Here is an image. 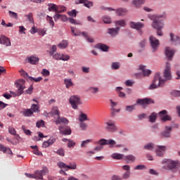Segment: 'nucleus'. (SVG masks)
<instances>
[{
  "mask_svg": "<svg viewBox=\"0 0 180 180\" xmlns=\"http://www.w3.org/2000/svg\"><path fill=\"white\" fill-rule=\"evenodd\" d=\"M164 79L161 77V73L157 72L155 75L154 79L152 84L149 86V89H156L159 86H164V84L169 79H172V76L171 75V64L166 63V67L163 74Z\"/></svg>",
  "mask_w": 180,
  "mask_h": 180,
  "instance_id": "nucleus-1",
  "label": "nucleus"
},
{
  "mask_svg": "<svg viewBox=\"0 0 180 180\" xmlns=\"http://www.w3.org/2000/svg\"><path fill=\"white\" fill-rule=\"evenodd\" d=\"M162 164L164 165L163 169H167L172 172H178L180 168V162L178 160L165 159L162 160Z\"/></svg>",
  "mask_w": 180,
  "mask_h": 180,
  "instance_id": "nucleus-2",
  "label": "nucleus"
},
{
  "mask_svg": "<svg viewBox=\"0 0 180 180\" xmlns=\"http://www.w3.org/2000/svg\"><path fill=\"white\" fill-rule=\"evenodd\" d=\"M161 18H162V15H151L150 18L153 20V22L152 24V26L154 29L157 30V34L158 36H162L164 34L162 33V31H161L162 29L164 27V23L161 22Z\"/></svg>",
  "mask_w": 180,
  "mask_h": 180,
  "instance_id": "nucleus-3",
  "label": "nucleus"
},
{
  "mask_svg": "<svg viewBox=\"0 0 180 180\" xmlns=\"http://www.w3.org/2000/svg\"><path fill=\"white\" fill-rule=\"evenodd\" d=\"M47 174H49V169L44 167L42 170H36L34 174L25 173V176L27 178L43 180V175H47Z\"/></svg>",
  "mask_w": 180,
  "mask_h": 180,
  "instance_id": "nucleus-4",
  "label": "nucleus"
},
{
  "mask_svg": "<svg viewBox=\"0 0 180 180\" xmlns=\"http://www.w3.org/2000/svg\"><path fill=\"white\" fill-rule=\"evenodd\" d=\"M26 82L25 79H20L18 81L15 82V84H17V88H18V91L16 92L10 91V95H12V97L15 98L16 96H20L23 94V90L25 88V83Z\"/></svg>",
  "mask_w": 180,
  "mask_h": 180,
  "instance_id": "nucleus-5",
  "label": "nucleus"
},
{
  "mask_svg": "<svg viewBox=\"0 0 180 180\" xmlns=\"http://www.w3.org/2000/svg\"><path fill=\"white\" fill-rule=\"evenodd\" d=\"M105 129L108 133H115V131H117V127H116L115 121H107L105 122Z\"/></svg>",
  "mask_w": 180,
  "mask_h": 180,
  "instance_id": "nucleus-6",
  "label": "nucleus"
},
{
  "mask_svg": "<svg viewBox=\"0 0 180 180\" xmlns=\"http://www.w3.org/2000/svg\"><path fill=\"white\" fill-rule=\"evenodd\" d=\"M69 102L72 109H77L78 105H82V102H81V98L78 96H70Z\"/></svg>",
  "mask_w": 180,
  "mask_h": 180,
  "instance_id": "nucleus-7",
  "label": "nucleus"
},
{
  "mask_svg": "<svg viewBox=\"0 0 180 180\" xmlns=\"http://www.w3.org/2000/svg\"><path fill=\"white\" fill-rule=\"evenodd\" d=\"M149 40L152 48V51L153 53H155L156 50H158V47L160 46V41L153 36L150 37Z\"/></svg>",
  "mask_w": 180,
  "mask_h": 180,
  "instance_id": "nucleus-8",
  "label": "nucleus"
},
{
  "mask_svg": "<svg viewBox=\"0 0 180 180\" xmlns=\"http://www.w3.org/2000/svg\"><path fill=\"white\" fill-rule=\"evenodd\" d=\"M167 113H168V112L166 110H163L159 112V116L162 123H165V122H171V120H172V117L167 115Z\"/></svg>",
  "mask_w": 180,
  "mask_h": 180,
  "instance_id": "nucleus-9",
  "label": "nucleus"
},
{
  "mask_svg": "<svg viewBox=\"0 0 180 180\" xmlns=\"http://www.w3.org/2000/svg\"><path fill=\"white\" fill-rule=\"evenodd\" d=\"M171 131H172V127L165 126V130L160 134L162 139H169L171 137Z\"/></svg>",
  "mask_w": 180,
  "mask_h": 180,
  "instance_id": "nucleus-10",
  "label": "nucleus"
},
{
  "mask_svg": "<svg viewBox=\"0 0 180 180\" xmlns=\"http://www.w3.org/2000/svg\"><path fill=\"white\" fill-rule=\"evenodd\" d=\"M101 147H103V146H115L116 142L113 139H101L98 141V142Z\"/></svg>",
  "mask_w": 180,
  "mask_h": 180,
  "instance_id": "nucleus-11",
  "label": "nucleus"
},
{
  "mask_svg": "<svg viewBox=\"0 0 180 180\" xmlns=\"http://www.w3.org/2000/svg\"><path fill=\"white\" fill-rule=\"evenodd\" d=\"M59 131L60 134H64L65 136H70L71 134L72 131L70 127H65L64 125H60L58 127Z\"/></svg>",
  "mask_w": 180,
  "mask_h": 180,
  "instance_id": "nucleus-12",
  "label": "nucleus"
},
{
  "mask_svg": "<svg viewBox=\"0 0 180 180\" xmlns=\"http://www.w3.org/2000/svg\"><path fill=\"white\" fill-rule=\"evenodd\" d=\"M137 103L141 105L142 108H146V105H150V103H154V100L151 98H143V99H138Z\"/></svg>",
  "mask_w": 180,
  "mask_h": 180,
  "instance_id": "nucleus-13",
  "label": "nucleus"
},
{
  "mask_svg": "<svg viewBox=\"0 0 180 180\" xmlns=\"http://www.w3.org/2000/svg\"><path fill=\"white\" fill-rule=\"evenodd\" d=\"M165 151H167V146H158L155 150L156 155H158V157H162L165 153Z\"/></svg>",
  "mask_w": 180,
  "mask_h": 180,
  "instance_id": "nucleus-14",
  "label": "nucleus"
},
{
  "mask_svg": "<svg viewBox=\"0 0 180 180\" xmlns=\"http://www.w3.org/2000/svg\"><path fill=\"white\" fill-rule=\"evenodd\" d=\"M129 26L131 29H135V30H139L141 31L143 27H144V24L140 22H134L131 21L129 23Z\"/></svg>",
  "mask_w": 180,
  "mask_h": 180,
  "instance_id": "nucleus-15",
  "label": "nucleus"
},
{
  "mask_svg": "<svg viewBox=\"0 0 180 180\" xmlns=\"http://www.w3.org/2000/svg\"><path fill=\"white\" fill-rule=\"evenodd\" d=\"M53 57L55 60H61L62 61H68L70 60V56L61 53H56Z\"/></svg>",
  "mask_w": 180,
  "mask_h": 180,
  "instance_id": "nucleus-16",
  "label": "nucleus"
},
{
  "mask_svg": "<svg viewBox=\"0 0 180 180\" xmlns=\"http://www.w3.org/2000/svg\"><path fill=\"white\" fill-rule=\"evenodd\" d=\"M119 32H120V27H117L115 28H108V33L110 34L112 37H116L117 34H119Z\"/></svg>",
  "mask_w": 180,
  "mask_h": 180,
  "instance_id": "nucleus-17",
  "label": "nucleus"
},
{
  "mask_svg": "<svg viewBox=\"0 0 180 180\" xmlns=\"http://www.w3.org/2000/svg\"><path fill=\"white\" fill-rule=\"evenodd\" d=\"M165 56L167 57L168 60H172V57L175 54V51L172 50L170 47H166L165 51Z\"/></svg>",
  "mask_w": 180,
  "mask_h": 180,
  "instance_id": "nucleus-18",
  "label": "nucleus"
},
{
  "mask_svg": "<svg viewBox=\"0 0 180 180\" xmlns=\"http://www.w3.org/2000/svg\"><path fill=\"white\" fill-rule=\"evenodd\" d=\"M0 44H4V46H6V47H9V46H11V39L6 36L1 35Z\"/></svg>",
  "mask_w": 180,
  "mask_h": 180,
  "instance_id": "nucleus-19",
  "label": "nucleus"
},
{
  "mask_svg": "<svg viewBox=\"0 0 180 180\" xmlns=\"http://www.w3.org/2000/svg\"><path fill=\"white\" fill-rule=\"evenodd\" d=\"M139 70L142 71V74L144 77H150V75H151V70L146 69L145 65H139Z\"/></svg>",
  "mask_w": 180,
  "mask_h": 180,
  "instance_id": "nucleus-20",
  "label": "nucleus"
},
{
  "mask_svg": "<svg viewBox=\"0 0 180 180\" xmlns=\"http://www.w3.org/2000/svg\"><path fill=\"white\" fill-rule=\"evenodd\" d=\"M124 161H126L127 164H131L136 161V156L134 155H127L124 156Z\"/></svg>",
  "mask_w": 180,
  "mask_h": 180,
  "instance_id": "nucleus-21",
  "label": "nucleus"
},
{
  "mask_svg": "<svg viewBox=\"0 0 180 180\" xmlns=\"http://www.w3.org/2000/svg\"><path fill=\"white\" fill-rule=\"evenodd\" d=\"M55 123L56 124H60V123H65V124H68L69 121L67 118L64 117H60V115H58V117L55 120Z\"/></svg>",
  "mask_w": 180,
  "mask_h": 180,
  "instance_id": "nucleus-22",
  "label": "nucleus"
},
{
  "mask_svg": "<svg viewBox=\"0 0 180 180\" xmlns=\"http://www.w3.org/2000/svg\"><path fill=\"white\" fill-rule=\"evenodd\" d=\"M75 4H77V5H78V4H84L86 8L94 6V3H92V1H89L88 0H79V1H75Z\"/></svg>",
  "mask_w": 180,
  "mask_h": 180,
  "instance_id": "nucleus-23",
  "label": "nucleus"
},
{
  "mask_svg": "<svg viewBox=\"0 0 180 180\" xmlns=\"http://www.w3.org/2000/svg\"><path fill=\"white\" fill-rule=\"evenodd\" d=\"M53 19L54 20H58V19H60V20H62V22H67L68 20V18H67V15H61L59 13L56 14L53 16Z\"/></svg>",
  "mask_w": 180,
  "mask_h": 180,
  "instance_id": "nucleus-24",
  "label": "nucleus"
},
{
  "mask_svg": "<svg viewBox=\"0 0 180 180\" xmlns=\"http://www.w3.org/2000/svg\"><path fill=\"white\" fill-rule=\"evenodd\" d=\"M27 60L30 64H32L34 65H36V64H39V58L35 56H30L27 58Z\"/></svg>",
  "mask_w": 180,
  "mask_h": 180,
  "instance_id": "nucleus-25",
  "label": "nucleus"
},
{
  "mask_svg": "<svg viewBox=\"0 0 180 180\" xmlns=\"http://www.w3.org/2000/svg\"><path fill=\"white\" fill-rule=\"evenodd\" d=\"M110 105H111V116H115L116 113V106H117V102L113 101V100L110 99Z\"/></svg>",
  "mask_w": 180,
  "mask_h": 180,
  "instance_id": "nucleus-26",
  "label": "nucleus"
},
{
  "mask_svg": "<svg viewBox=\"0 0 180 180\" xmlns=\"http://www.w3.org/2000/svg\"><path fill=\"white\" fill-rule=\"evenodd\" d=\"M129 11L127 10V8H120L116 10V13L117 16H124L126 13H127Z\"/></svg>",
  "mask_w": 180,
  "mask_h": 180,
  "instance_id": "nucleus-27",
  "label": "nucleus"
},
{
  "mask_svg": "<svg viewBox=\"0 0 180 180\" xmlns=\"http://www.w3.org/2000/svg\"><path fill=\"white\" fill-rule=\"evenodd\" d=\"M96 47L99 50H102V51H109V46L104 44H97Z\"/></svg>",
  "mask_w": 180,
  "mask_h": 180,
  "instance_id": "nucleus-28",
  "label": "nucleus"
},
{
  "mask_svg": "<svg viewBox=\"0 0 180 180\" xmlns=\"http://www.w3.org/2000/svg\"><path fill=\"white\" fill-rule=\"evenodd\" d=\"M171 41H173L174 44H180L179 37L175 36L174 33H170Z\"/></svg>",
  "mask_w": 180,
  "mask_h": 180,
  "instance_id": "nucleus-29",
  "label": "nucleus"
},
{
  "mask_svg": "<svg viewBox=\"0 0 180 180\" xmlns=\"http://www.w3.org/2000/svg\"><path fill=\"white\" fill-rule=\"evenodd\" d=\"M89 120V118L88 117V115L86 113L82 112L79 115V122H86Z\"/></svg>",
  "mask_w": 180,
  "mask_h": 180,
  "instance_id": "nucleus-30",
  "label": "nucleus"
},
{
  "mask_svg": "<svg viewBox=\"0 0 180 180\" xmlns=\"http://www.w3.org/2000/svg\"><path fill=\"white\" fill-rule=\"evenodd\" d=\"M64 84L67 89H70V86H74V83H72V80L71 79H65Z\"/></svg>",
  "mask_w": 180,
  "mask_h": 180,
  "instance_id": "nucleus-31",
  "label": "nucleus"
},
{
  "mask_svg": "<svg viewBox=\"0 0 180 180\" xmlns=\"http://www.w3.org/2000/svg\"><path fill=\"white\" fill-rule=\"evenodd\" d=\"M157 117H158L157 112H152L150 115L148 117L149 122H150V123H155Z\"/></svg>",
  "mask_w": 180,
  "mask_h": 180,
  "instance_id": "nucleus-32",
  "label": "nucleus"
},
{
  "mask_svg": "<svg viewBox=\"0 0 180 180\" xmlns=\"http://www.w3.org/2000/svg\"><path fill=\"white\" fill-rule=\"evenodd\" d=\"M57 166L58 167V168H60V169H64V171H68V165L63 162H58L57 163Z\"/></svg>",
  "mask_w": 180,
  "mask_h": 180,
  "instance_id": "nucleus-33",
  "label": "nucleus"
},
{
  "mask_svg": "<svg viewBox=\"0 0 180 180\" xmlns=\"http://www.w3.org/2000/svg\"><path fill=\"white\" fill-rule=\"evenodd\" d=\"M113 160H124V155L120 153H113L112 155Z\"/></svg>",
  "mask_w": 180,
  "mask_h": 180,
  "instance_id": "nucleus-34",
  "label": "nucleus"
},
{
  "mask_svg": "<svg viewBox=\"0 0 180 180\" xmlns=\"http://www.w3.org/2000/svg\"><path fill=\"white\" fill-rule=\"evenodd\" d=\"M51 114L54 116L56 115L57 117L60 116V110H58V107L55 106L52 108Z\"/></svg>",
  "mask_w": 180,
  "mask_h": 180,
  "instance_id": "nucleus-35",
  "label": "nucleus"
},
{
  "mask_svg": "<svg viewBox=\"0 0 180 180\" xmlns=\"http://www.w3.org/2000/svg\"><path fill=\"white\" fill-rule=\"evenodd\" d=\"M115 25L116 26H120L121 27H124L126 26V21L124 20H120L115 21Z\"/></svg>",
  "mask_w": 180,
  "mask_h": 180,
  "instance_id": "nucleus-36",
  "label": "nucleus"
},
{
  "mask_svg": "<svg viewBox=\"0 0 180 180\" xmlns=\"http://www.w3.org/2000/svg\"><path fill=\"white\" fill-rule=\"evenodd\" d=\"M58 46L60 49H67L68 46V41L63 40Z\"/></svg>",
  "mask_w": 180,
  "mask_h": 180,
  "instance_id": "nucleus-37",
  "label": "nucleus"
},
{
  "mask_svg": "<svg viewBox=\"0 0 180 180\" xmlns=\"http://www.w3.org/2000/svg\"><path fill=\"white\" fill-rule=\"evenodd\" d=\"M48 6H49V11L50 12L53 11V12H56V13H57V8L58 7V6H56V4H49Z\"/></svg>",
  "mask_w": 180,
  "mask_h": 180,
  "instance_id": "nucleus-38",
  "label": "nucleus"
},
{
  "mask_svg": "<svg viewBox=\"0 0 180 180\" xmlns=\"http://www.w3.org/2000/svg\"><path fill=\"white\" fill-rule=\"evenodd\" d=\"M103 22L107 25H110L112 23V18L108 15H105L103 17Z\"/></svg>",
  "mask_w": 180,
  "mask_h": 180,
  "instance_id": "nucleus-39",
  "label": "nucleus"
},
{
  "mask_svg": "<svg viewBox=\"0 0 180 180\" xmlns=\"http://www.w3.org/2000/svg\"><path fill=\"white\" fill-rule=\"evenodd\" d=\"M122 89H123V87H117L116 91L118 93V96L120 98H124L126 96V94L122 92Z\"/></svg>",
  "mask_w": 180,
  "mask_h": 180,
  "instance_id": "nucleus-40",
  "label": "nucleus"
},
{
  "mask_svg": "<svg viewBox=\"0 0 180 180\" xmlns=\"http://www.w3.org/2000/svg\"><path fill=\"white\" fill-rule=\"evenodd\" d=\"M155 148V146L153 145V143H148L144 146L145 150H149L150 151H153Z\"/></svg>",
  "mask_w": 180,
  "mask_h": 180,
  "instance_id": "nucleus-41",
  "label": "nucleus"
},
{
  "mask_svg": "<svg viewBox=\"0 0 180 180\" xmlns=\"http://www.w3.org/2000/svg\"><path fill=\"white\" fill-rule=\"evenodd\" d=\"M67 11V8L64 6H58L56 13H61L63 12H65Z\"/></svg>",
  "mask_w": 180,
  "mask_h": 180,
  "instance_id": "nucleus-42",
  "label": "nucleus"
},
{
  "mask_svg": "<svg viewBox=\"0 0 180 180\" xmlns=\"http://www.w3.org/2000/svg\"><path fill=\"white\" fill-rule=\"evenodd\" d=\"M144 1L146 0H134L132 1V4L135 5V6H140L141 5H143V4H144Z\"/></svg>",
  "mask_w": 180,
  "mask_h": 180,
  "instance_id": "nucleus-43",
  "label": "nucleus"
},
{
  "mask_svg": "<svg viewBox=\"0 0 180 180\" xmlns=\"http://www.w3.org/2000/svg\"><path fill=\"white\" fill-rule=\"evenodd\" d=\"M77 166L75 162H72L70 163V165H68V169H77Z\"/></svg>",
  "mask_w": 180,
  "mask_h": 180,
  "instance_id": "nucleus-44",
  "label": "nucleus"
},
{
  "mask_svg": "<svg viewBox=\"0 0 180 180\" xmlns=\"http://www.w3.org/2000/svg\"><path fill=\"white\" fill-rule=\"evenodd\" d=\"M111 68L112 70H119V68H120V63L119 62L112 63Z\"/></svg>",
  "mask_w": 180,
  "mask_h": 180,
  "instance_id": "nucleus-45",
  "label": "nucleus"
},
{
  "mask_svg": "<svg viewBox=\"0 0 180 180\" xmlns=\"http://www.w3.org/2000/svg\"><path fill=\"white\" fill-rule=\"evenodd\" d=\"M23 115L24 116H26V117L32 116L33 115V112L32 109H27L23 112Z\"/></svg>",
  "mask_w": 180,
  "mask_h": 180,
  "instance_id": "nucleus-46",
  "label": "nucleus"
},
{
  "mask_svg": "<svg viewBox=\"0 0 180 180\" xmlns=\"http://www.w3.org/2000/svg\"><path fill=\"white\" fill-rule=\"evenodd\" d=\"M89 143H92L91 139H87L86 141H83L81 144L82 148L86 147V145H88Z\"/></svg>",
  "mask_w": 180,
  "mask_h": 180,
  "instance_id": "nucleus-47",
  "label": "nucleus"
},
{
  "mask_svg": "<svg viewBox=\"0 0 180 180\" xmlns=\"http://www.w3.org/2000/svg\"><path fill=\"white\" fill-rule=\"evenodd\" d=\"M29 79L30 81H34V82H40V81L43 80V77H39L37 78H34V77H29Z\"/></svg>",
  "mask_w": 180,
  "mask_h": 180,
  "instance_id": "nucleus-48",
  "label": "nucleus"
},
{
  "mask_svg": "<svg viewBox=\"0 0 180 180\" xmlns=\"http://www.w3.org/2000/svg\"><path fill=\"white\" fill-rule=\"evenodd\" d=\"M41 74L43 75V77H50V71L46 69H43Z\"/></svg>",
  "mask_w": 180,
  "mask_h": 180,
  "instance_id": "nucleus-49",
  "label": "nucleus"
},
{
  "mask_svg": "<svg viewBox=\"0 0 180 180\" xmlns=\"http://www.w3.org/2000/svg\"><path fill=\"white\" fill-rule=\"evenodd\" d=\"M46 32H47L46 28H39L38 29L37 33H39V36H44V34H46Z\"/></svg>",
  "mask_w": 180,
  "mask_h": 180,
  "instance_id": "nucleus-50",
  "label": "nucleus"
},
{
  "mask_svg": "<svg viewBox=\"0 0 180 180\" xmlns=\"http://www.w3.org/2000/svg\"><path fill=\"white\" fill-rule=\"evenodd\" d=\"M9 16L12 18V19H18V13L13 12V11H8Z\"/></svg>",
  "mask_w": 180,
  "mask_h": 180,
  "instance_id": "nucleus-51",
  "label": "nucleus"
},
{
  "mask_svg": "<svg viewBox=\"0 0 180 180\" xmlns=\"http://www.w3.org/2000/svg\"><path fill=\"white\" fill-rule=\"evenodd\" d=\"M46 20L49 21V23L50 24V25L51 26V27H54V21L53 20V18L47 15L46 16Z\"/></svg>",
  "mask_w": 180,
  "mask_h": 180,
  "instance_id": "nucleus-52",
  "label": "nucleus"
},
{
  "mask_svg": "<svg viewBox=\"0 0 180 180\" xmlns=\"http://www.w3.org/2000/svg\"><path fill=\"white\" fill-rule=\"evenodd\" d=\"M30 23H34V20H33V13H30L26 15Z\"/></svg>",
  "mask_w": 180,
  "mask_h": 180,
  "instance_id": "nucleus-53",
  "label": "nucleus"
},
{
  "mask_svg": "<svg viewBox=\"0 0 180 180\" xmlns=\"http://www.w3.org/2000/svg\"><path fill=\"white\" fill-rule=\"evenodd\" d=\"M57 51V46L53 45L51 51H49L50 56H54V53Z\"/></svg>",
  "mask_w": 180,
  "mask_h": 180,
  "instance_id": "nucleus-54",
  "label": "nucleus"
},
{
  "mask_svg": "<svg viewBox=\"0 0 180 180\" xmlns=\"http://www.w3.org/2000/svg\"><path fill=\"white\" fill-rule=\"evenodd\" d=\"M68 15H69V16H72V18H77V11L72 10L71 11H69L68 12Z\"/></svg>",
  "mask_w": 180,
  "mask_h": 180,
  "instance_id": "nucleus-55",
  "label": "nucleus"
},
{
  "mask_svg": "<svg viewBox=\"0 0 180 180\" xmlns=\"http://www.w3.org/2000/svg\"><path fill=\"white\" fill-rule=\"evenodd\" d=\"M89 91L91 94H98V92H99V89L98 87H90Z\"/></svg>",
  "mask_w": 180,
  "mask_h": 180,
  "instance_id": "nucleus-56",
  "label": "nucleus"
},
{
  "mask_svg": "<svg viewBox=\"0 0 180 180\" xmlns=\"http://www.w3.org/2000/svg\"><path fill=\"white\" fill-rule=\"evenodd\" d=\"M36 126L38 128L43 127L44 126V121L43 120H41L36 123Z\"/></svg>",
  "mask_w": 180,
  "mask_h": 180,
  "instance_id": "nucleus-57",
  "label": "nucleus"
},
{
  "mask_svg": "<svg viewBox=\"0 0 180 180\" xmlns=\"http://www.w3.org/2000/svg\"><path fill=\"white\" fill-rule=\"evenodd\" d=\"M8 131H9L10 134H13V136H16V130L15 129V128H13L12 127H9Z\"/></svg>",
  "mask_w": 180,
  "mask_h": 180,
  "instance_id": "nucleus-58",
  "label": "nucleus"
},
{
  "mask_svg": "<svg viewBox=\"0 0 180 180\" xmlns=\"http://www.w3.org/2000/svg\"><path fill=\"white\" fill-rule=\"evenodd\" d=\"M80 127L82 130H86L88 128V124H86L85 122H82L80 124Z\"/></svg>",
  "mask_w": 180,
  "mask_h": 180,
  "instance_id": "nucleus-59",
  "label": "nucleus"
},
{
  "mask_svg": "<svg viewBox=\"0 0 180 180\" xmlns=\"http://www.w3.org/2000/svg\"><path fill=\"white\" fill-rule=\"evenodd\" d=\"M68 20H69L70 23H72V25H81V23L78 22L77 21V20H75L74 18H68Z\"/></svg>",
  "mask_w": 180,
  "mask_h": 180,
  "instance_id": "nucleus-60",
  "label": "nucleus"
},
{
  "mask_svg": "<svg viewBox=\"0 0 180 180\" xmlns=\"http://www.w3.org/2000/svg\"><path fill=\"white\" fill-rule=\"evenodd\" d=\"M75 142H74V141L72 140H68V147L69 148H71V147H75Z\"/></svg>",
  "mask_w": 180,
  "mask_h": 180,
  "instance_id": "nucleus-61",
  "label": "nucleus"
},
{
  "mask_svg": "<svg viewBox=\"0 0 180 180\" xmlns=\"http://www.w3.org/2000/svg\"><path fill=\"white\" fill-rule=\"evenodd\" d=\"M31 109L34 112H39V105H37L36 104H32V106H31Z\"/></svg>",
  "mask_w": 180,
  "mask_h": 180,
  "instance_id": "nucleus-62",
  "label": "nucleus"
},
{
  "mask_svg": "<svg viewBox=\"0 0 180 180\" xmlns=\"http://www.w3.org/2000/svg\"><path fill=\"white\" fill-rule=\"evenodd\" d=\"M146 40L143 39L139 43L140 48L144 49L146 48Z\"/></svg>",
  "mask_w": 180,
  "mask_h": 180,
  "instance_id": "nucleus-63",
  "label": "nucleus"
},
{
  "mask_svg": "<svg viewBox=\"0 0 180 180\" xmlns=\"http://www.w3.org/2000/svg\"><path fill=\"white\" fill-rule=\"evenodd\" d=\"M134 109V105H127L125 108L127 112H133Z\"/></svg>",
  "mask_w": 180,
  "mask_h": 180,
  "instance_id": "nucleus-64",
  "label": "nucleus"
}]
</instances>
